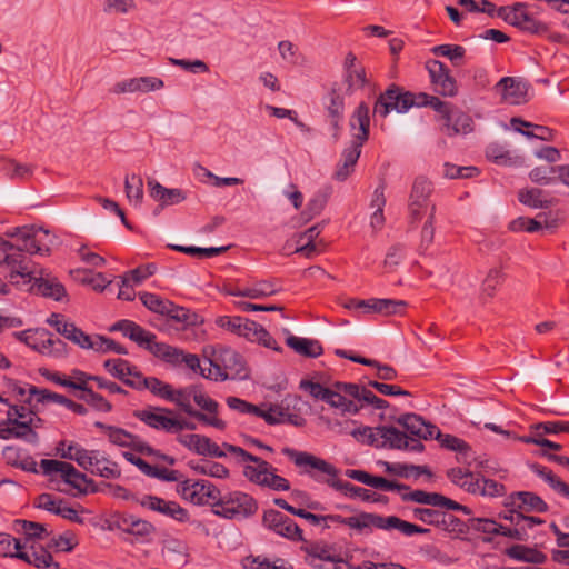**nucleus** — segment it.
I'll return each instance as SVG.
<instances>
[{
  "mask_svg": "<svg viewBox=\"0 0 569 569\" xmlns=\"http://www.w3.org/2000/svg\"><path fill=\"white\" fill-rule=\"evenodd\" d=\"M435 56L448 58L455 66H460L466 54V49L459 44H439L431 49Z\"/></svg>",
  "mask_w": 569,
  "mask_h": 569,
  "instance_id": "nucleus-55",
  "label": "nucleus"
},
{
  "mask_svg": "<svg viewBox=\"0 0 569 569\" xmlns=\"http://www.w3.org/2000/svg\"><path fill=\"white\" fill-rule=\"evenodd\" d=\"M286 343L301 356L316 358L322 353V347L317 340L291 335L286 339Z\"/></svg>",
  "mask_w": 569,
  "mask_h": 569,
  "instance_id": "nucleus-40",
  "label": "nucleus"
},
{
  "mask_svg": "<svg viewBox=\"0 0 569 569\" xmlns=\"http://www.w3.org/2000/svg\"><path fill=\"white\" fill-rule=\"evenodd\" d=\"M426 68L435 91L445 97H455L458 87L455 78L450 74L449 68L439 60L427 61Z\"/></svg>",
  "mask_w": 569,
  "mask_h": 569,
  "instance_id": "nucleus-13",
  "label": "nucleus"
},
{
  "mask_svg": "<svg viewBox=\"0 0 569 569\" xmlns=\"http://www.w3.org/2000/svg\"><path fill=\"white\" fill-rule=\"evenodd\" d=\"M505 553L517 561L541 565L547 560V556L536 548L525 545H513L506 549Z\"/></svg>",
  "mask_w": 569,
  "mask_h": 569,
  "instance_id": "nucleus-36",
  "label": "nucleus"
},
{
  "mask_svg": "<svg viewBox=\"0 0 569 569\" xmlns=\"http://www.w3.org/2000/svg\"><path fill=\"white\" fill-rule=\"evenodd\" d=\"M441 131L449 137L468 134L473 131V120L461 110H451L450 120L442 123Z\"/></svg>",
  "mask_w": 569,
  "mask_h": 569,
  "instance_id": "nucleus-30",
  "label": "nucleus"
},
{
  "mask_svg": "<svg viewBox=\"0 0 569 569\" xmlns=\"http://www.w3.org/2000/svg\"><path fill=\"white\" fill-rule=\"evenodd\" d=\"M191 469L203 476H209L218 479H226L229 477V469L220 462L201 460L196 463H190Z\"/></svg>",
  "mask_w": 569,
  "mask_h": 569,
  "instance_id": "nucleus-46",
  "label": "nucleus"
},
{
  "mask_svg": "<svg viewBox=\"0 0 569 569\" xmlns=\"http://www.w3.org/2000/svg\"><path fill=\"white\" fill-rule=\"evenodd\" d=\"M103 368L113 378L122 381L128 387L130 381L136 380V375L140 373L136 366L121 358L107 359L103 362Z\"/></svg>",
  "mask_w": 569,
  "mask_h": 569,
  "instance_id": "nucleus-33",
  "label": "nucleus"
},
{
  "mask_svg": "<svg viewBox=\"0 0 569 569\" xmlns=\"http://www.w3.org/2000/svg\"><path fill=\"white\" fill-rule=\"evenodd\" d=\"M262 522L268 529L281 537L292 541L303 540L302 530L299 526L291 518L278 510L270 509L264 511Z\"/></svg>",
  "mask_w": 569,
  "mask_h": 569,
  "instance_id": "nucleus-11",
  "label": "nucleus"
},
{
  "mask_svg": "<svg viewBox=\"0 0 569 569\" xmlns=\"http://www.w3.org/2000/svg\"><path fill=\"white\" fill-rule=\"evenodd\" d=\"M327 111L330 118L331 126L335 129V138L339 136L341 129V121L343 119L345 101L343 97L336 89H332L329 93V102L327 104Z\"/></svg>",
  "mask_w": 569,
  "mask_h": 569,
  "instance_id": "nucleus-37",
  "label": "nucleus"
},
{
  "mask_svg": "<svg viewBox=\"0 0 569 569\" xmlns=\"http://www.w3.org/2000/svg\"><path fill=\"white\" fill-rule=\"evenodd\" d=\"M222 447L243 466L242 473L250 482L273 491L290 489V482L277 475V469L268 461L251 455L239 446L224 442Z\"/></svg>",
  "mask_w": 569,
  "mask_h": 569,
  "instance_id": "nucleus-3",
  "label": "nucleus"
},
{
  "mask_svg": "<svg viewBox=\"0 0 569 569\" xmlns=\"http://www.w3.org/2000/svg\"><path fill=\"white\" fill-rule=\"evenodd\" d=\"M307 556L310 559V565L319 567L315 563L316 560L338 562L340 558L333 553L331 546L327 543H312L306 549Z\"/></svg>",
  "mask_w": 569,
  "mask_h": 569,
  "instance_id": "nucleus-48",
  "label": "nucleus"
},
{
  "mask_svg": "<svg viewBox=\"0 0 569 569\" xmlns=\"http://www.w3.org/2000/svg\"><path fill=\"white\" fill-rule=\"evenodd\" d=\"M154 357L159 358L160 360L174 367L184 365L193 372L200 373V368H202V366L197 355L184 352L182 349L164 342H160L159 346H154Z\"/></svg>",
  "mask_w": 569,
  "mask_h": 569,
  "instance_id": "nucleus-14",
  "label": "nucleus"
},
{
  "mask_svg": "<svg viewBox=\"0 0 569 569\" xmlns=\"http://www.w3.org/2000/svg\"><path fill=\"white\" fill-rule=\"evenodd\" d=\"M47 322L53 327L58 333L70 340L74 345L81 346L88 341V335L78 328L73 322H69L64 316L60 313H51Z\"/></svg>",
  "mask_w": 569,
  "mask_h": 569,
  "instance_id": "nucleus-24",
  "label": "nucleus"
},
{
  "mask_svg": "<svg viewBox=\"0 0 569 569\" xmlns=\"http://www.w3.org/2000/svg\"><path fill=\"white\" fill-rule=\"evenodd\" d=\"M24 545L19 539L13 538L9 533L0 532V556L17 558L22 553Z\"/></svg>",
  "mask_w": 569,
  "mask_h": 569,
  "instance_id": "nucleus-62",
  "label": "nucleus"
},
{
  "mask_svg": "<svg viewBox=\"0 0 569 569\" xmlns=\"http://www.w3.org/2000/svg\"><path fill=\"white\" fill-rule=\"evenodd\" d=\"M178 441L189 450L194 451L197 455L201 456L223 458L227 456V453H229L227 449L222 450L210 438L198 433L182 435L178 438Z\"/></svg>",
  "mask_w": 569,
  "mask_h": 569,
  "instance_id": "nucleus-21",
  "label": "nucleus"
},
{
  "mask_svg": "<svg viewBox=\"0 0 569 569\" xmlns=\"http://www.w3.org/2000/svg\"><path fill=\"white\" fill-rule=\"evenodd\" d=\"M281 451L296 467L300 468V473L309 476L315 481L326 483L351 498H359L362 501L371 499V492L368 489L340 480L338 478L339 470L325 459L307 451H298L290 447H284Z\"/></svg>",
  "mask_w": 569,
  "mask_h": 569,
  "instance_id": "nucleus-1",
  "label": "nucleus"
},
{
  "mask_svg": "<svg viewBox=\"0 0 569 569\" xmlns=\"http://www.w3.org/2000/svg\"><path fill=\"white\" fill-rule=\"evenodd\" d=\"M108 439L116 446L131 448L141 453L151 455L154 452V450L138 436H134L119 427H113L110 430Z\"/></svg>",
  "mask_w": 569,
  "mask_h": 569,
  "instance_id": "nucleus-26",
  "label": "nucleus"
},
{
  "mask_svg": "<svg viewBox=\"0 0 569 569\" xmlns=\"http://www.w3.org/2000/svg\"><path fill=\"white\" fill-rule=\"evenodd\" d=\"M528 14L525 3H515L513 6H505L499 9L496 8V16L516 27L522 24V21Z\"/></svg>",
  "mask_w": 569,
  "mask_h": 569,
  "instance_id": "nucleus-47",
  "label": "nucleus"
},
{
  "mask_svg": "<svg viewBox=\"0 0 569 569\" xmlns=\"http://www.w3.org/2000/svg\"><path fill=\"white\" fill-rule=\"evenodd\" d=\"M345 82L347 84V94H352L362 89L368 82L365 68L357 67L356 69H350V71L345 72Z\"/></svg>",
  "mask_w": 569,
  "mask_h": 569,
  "instance_id": "nucleus-57",
  "label": "nucleus"
},
{
  "mask_svg": "<svg viewBox=\"0 0 569 569\" xmlns=\"http://www.w3.org/2000/svg\"><path fill=\"white\" fill-rule=\"evenodd\" d=\"M239 337H243L252 342H258L272 350H280L273 337L261 325L248 318H244Z\"/></svg>",
  "mask_w": 569,
  "mask_h": 569,
  "instance_id": "nucleus-27",
  "label": "nucleus"
},
{
  "mask_svg": "<svg viewBox=\"0 0 569 569\" xmlns=\"http://www.w3.org/2000/svg\"><path fill=\"white\" fill-rule=\"evenodd\" d=\"M2 264L10 268L8 279L12 284H21L19 277H34L31 271V261L19 252L0 251V266Z\"/></svg>",
  "mask_w": 569,
  "mask_h": 569,
  "instance_id": "nucleus-22",
  "label": "nucleus"
},
{
  "mask_svg": "<svg viewBox=\"0 0 569 569\" xmlns=\"http://www.w3.org/2000/svg\"><path fill=\"white\" fill-rule=\"evenodd\" d=\"M108 528L110 530H120L123 533L131 535L138 540L150 538L154 531V526L143 519L129 513H117L112 517Z\"/></svg>",
  "mask_w": 569,
  "mask_h": 569,
  "instance_id": "nucleus-9",
  "label": "nucleus"
},
{
  "mask_svg": "<svg viewBox=\"0 0 569 569\" xmlns=\"http://www.w3.org/2000/svg\"><path fill=\"white\" fill-rule=\"evenodd\" d=\"M249 569H286V561L283 559H276L273 562L264 557H250L247 558Z\"/></svg>",
  "mask_w": 569,
  "mask_h": 569,
  "instance_id": "nucleus-64",
  "label": "nucleus"
},
{
  "mask_svg": "<svg viewBox=\"0 0 569 569\" xmlns=\"http://www.w3.org/2000/svg\"><path fill=\"white\" fill-rule=\"evenodd\" d=\"M562 168H565V166L536 167L529 172V178L535 183L548 186L557 180L560 181V169Z\"/></svg>",
  "mask_w": 569,
  "mask_h": 569,
  "instance_id": "nucleus-44",
  "label": "nucleus"
},
{
  "mask_svg": "<svg viewBox=\"0 0 569 569\" xmlns=\"http://www.w3.org/2000/svg\"><path fill=\"white\" fill-rule=\"evenodd\" d=\"M40 467L46 476L51 478L59 476L66 483L78 491H87V476L77 470L71 463L54 459H42Z\"/></svg>",
  "mask_w": 569,
  "mask_h": 569,
  "instance_id": "nucleus-8",
  "label": "nucleus"
},
{
  "mask_svg": "<svg viewBox=\"0 0 569 569\" xmlns=\"http://www.w3.org/2000/svg\"><path fill=\"white\" fill-rule=\"evenodd\" d=\"M111 331H121L122 335L134 341L139 347L148 350L153 356L156 353L154 346L160 342L156 340V335L146 330L131 320H119L110 329Z\"/></svg>",
  "mask_w": 569,
  "mask_h": 569,
  "instance_id": "nucleus-16",
  "label": "nucleus"
},
{
  "mask_svg": "<svg viewBox=\"0 0 569 569\" xmlns=\"http://www.w3.org/2000/svg\"><path fill=\"white\" fill-rule=\"evenodd\" d=\"M278 291L276 284L271 281L261 280L250 286H246V297L251 299H261L274 295Z\"/></svg>",
  "mask_w": 569,
  "mask_h": 569,
  "instance_id": "nucleus-59",
  "label": "nucleus"
},
{
  "mask_svg": "<svg viewBox=\"0 0 569 569\" xmlns=\"http://www.w3.org/2000/svg\"><path fill=\"white\" fill-rule=\"evenodd\" d=\"M33 420H36V416H30L29 419H26V421H6V428L10 431V439L21 438L31 443L37 442L38 435L36 431L32 430Z\"/></svg>",
  "mask_w": 569,
  "mask_h": 569,
  "instance_id": "nucleus-43",
  "label": "nucleus"
},
{
  "mask_svg": "<svg viewBox=\"0 0 569 569\" xmlns=\"http://www.w3.org/2000/svg\"><path fill=\"white\" fill-rule=\"evenodd\" d=\"M418 106L431 107L439 114V120L442 121V123L450 120V112L452 110L451 104L435 96H429L427 93L418 94Z\"/></svg>",
  "mask_w": 569,
  "mask_h": 569,
  "instance_id": "nucleus-51",
  "label": "nucleus"
},
{
  "mask_svg": "<svg viewBox=\"0 0 569 569\" xmlns=\"http://www.w3.org/2000/svg\"><path fill=\"white\" fill-rule=\"evenodd\" d=\"M379 448L402 449L409 445L406 433L395 427L379 426Z\"/></svg>",
  "mask_w": 569,
  "mask_h": 569,
  "instance_id": "nucleus-39",
  "label": "nucleus"
},
{
  "mask_svg": "<svg viewBox=\"0 0 569 569\" xmlns=\"http://www.w3.org/2000/svg\"><path fill=\"white\" fill-rule=\"evenodd\" d=\"M194 390V387H189L186 389H181L174 392L173 399H171V402H174L183 412L189 415L190 417L197 419L198 421L202 422L206 426L213 427L218 430H224L227 428V422L222 419H211L209 417H206L203 412L196 410L192 405V392Z\"/></svg>",
  "mask_w": 569,
  "mask_h": 569,
  "instance_id": "nucleus-19",
  "label": "nucleus"
},
{
  "mask_svg": "<svg viewBox=\"0 0 569 569\" xmlns=\"http://www.w3.org/2000/svg\"><path fill=\"white\" fill-rule=\"evenodd\" d=\"M339 525L348 526L350 529L365 535L372 533L373 529L387 532L397 530L406 537H411L417 533L426 535L430 532V529L419 527L415 523L402 520L397 516H382L372 512H360L352 517L321 515L320 526L323 529H330Z\"/></svg>",
  "mask_w": 569,
  "mask_h": 569,
  "instance_id": "nucleus-2",
  "label": "nucleus"
},
{
  "mask_svg": "<svg viewBox=\"0 0 569 569\" xmlns=\"http://www.w3.org/2000/svg\"><path fill=\"white\" fill-rule=\"evenodd\" d=\"M510 506L520 512H546L547 503L536 493L530 491H519L510 495Z\"/></svg>",
  "mask_w": 569,
  "mask_h": 569,
  "instance_id": "nucleus-29",
  "label": "nucleus"
},
{
  "mask_svg": "<svg viewBox=\"0 0 569 569\" xmlns=\"http://www.w3.org/2000/svg\"><path fill=\"white\" fill-rule=\"evenodd\" d=\"M362 144L350 142L341 153V159L337 164L333 178L338 181H345L355 170V166L361 154Z\"/></svg>",
  "mask_w": 569,
  "mask_h": 569,
  "instance_id": "nucleus-28",
  "label": "nucleus"
},
{
  "mask_svg": "<svg viewBox=\"0 0 569 569\" xmlns=\"http://www.w3.org/2000/svg\"><path fill=\"white\" fill-rule=\"evenodd\" d=\"M177 492L193 505H212L214 509L221 495V491L212 482L190 479L181 481L177 487Z\"/></svg>",
  "mask_w": 569,
  "mask_h": 569,
  "instance_id": "nucleus-6",
  "label": "nucleus"
},
{
  "mask_svg": "<svg viewBox=\"0 0 569 569\" xmlns=\"http://www.w3.org/2000/svg\"><path fill=\"white\" fill-rule=\"evenodd\" d=\"M503 280V274L500 269H491L489 270L487 277L482 282V296L488 298H492L495 296L496 289L501 284Z\"/></svg>",
  "mask_w": 569,
  "mask_h": 569,
  "instance_id": "nucleus-63",
  "label": "nucleus"
},
{
  "mask_svg": "<svg viewBox=\"0 0 569 569\" xmlns=\"http://www.w3.org/2000/svg\"><path fill=\"white\" fill-rule=\"evenodd\" d=\"M16 239L13 252H27L30 254H46L50 251L53 243V237L41 227L23 226L16 228L9 233Z\"/></svg>",
  "mask_w": 569,
  "mask_h": 569,
  "instance_id": "nucleus-4",
  "label": "nucleus"
},
{
  "mask_svg": "<svg viewBox=\"0 0 569 569\" xmlns=\"http://www.w3.org/2000/svg\"><path fill=\"white\" fill-rule=\"evenodd\" d=\"M403 501H413L421 505H428L432 507L446 508L448 510H460L467 515L470 513L468 507L462 506L440 493L437 492H426L423 490H413L410 492H406L402 495Z\"/></svg>",
  "mask_w": 569,
  "mask_h": 569,
  "instance_id": "nucleus-20",
  "label": "nucleus"
},
{
  "mask_svg": "<svg viewBox=\"0 0 569 569\" xmlns=\"http://www.w3.org/2000/svg\"><path fill=\"white\" fill-rule=\"evenodd\" d=\"M124 190L130 203L139 207L143 200V180L138 174L127 176L124 180Z\"/></svg>",
  "mask_w": 569,
  "mask_h": 569,
  "instance_id": "nucleus-50",
  "label": "nucleus"
},
{
  "mask_svg": "<svg viewBox=\"0 0 569 569\" xmlns=\"http://www.w3.org/2000/svg\"><path fill=\"white\" fill-rule=\"evenodd\" d=\"M169 247L176 251L183 252V253H187V254L193 256V257H200V258H212V257H216L227 250V247L201 248V247L178 246V244H171Z\"/></svg>",
  "mask_w": 569,
  "mask_h": 569,
  "instance_id": "nucleus-58",
  "label": "nucleus"
},
{
  "mask_svg": "<svg viewBox=\"0 0 569 569\" xmlns=\"http://www.w3.org/2000/svg\"><path fill=\"white\" fill-rule=\"evenodd\" d=\"M406 306L407 302L403 300L371 298L365 300L363 312L390 316L401 313Z\"/></svg>",
  "mask_w": 569,
  "mask_h": 569,
  "instance_id": "nucleus-34",
  "label": "nucleus"
},
{
  "mask_svg": "<svg viewBox=\"0 0 569 569\" xmlns=\"http://www.w3.org/2000/svg\"><path fill=\"white\" fill-rule=\"evenodd\" d=\"M510 122L517 132L528 138H536L543 141L552 139V131L547 127L532 124L531 122L525 121L520 118H512Z\"/></svg>",
  "mask_w": 569,
  "mask_h": 569,
  "instance_id": "nucleus-38",
  "label": "nucleus"
},
{
  "mask_svg": "<svg viewBox=\"0 0 569 569\" xmlns=\"http://www.w3.org/2000/svg\"><path fill=\"white\" fill-rule=\"evenodd\" d=\"M31 271L34 277H19L21 284L19 287L30 284L33 290L43 297L52 298L57 301L61 300L66 296L64 287L57 281L54 278H49L48 274L44 277L42 269H37L31 266Z\"/></svg>",
  "mask_w": 569,
  "mask_h": 569,
  "instance_id": "nucleus-10",
  "label": "nucleus"
},
{
  "mask_svg": "<svg viewBox=\"0 0 569 569\" xmlns=\"http://www.w3.org/2000/svg\"><path fill=\"white\" fill-rule=\"evenodd\" d=\"M413 517L425 523L436 526L455 537L462 536L468 531V527L462 520L435 509L416 508Z\"/></svg>",
  "mask_w": 569,
  "mask_h": 569,
  "instance_id": "nucleus-7",
  "label": "nucleus"
},
{
  "mask_svg": "<svg viewBox=\"0 0 569 569\" xmlns=\"http://www.w3.org/2000/svg\"><path fill=\"white\" fill-rule=\"evenodd\" d=\"M217 360L220 361L226 371L230 372V378L240 376L244 371L241 356L231 348L221 347L213 351Z\"/></svg>",
  "mask_w": 569,
  "mask_h": 569,
  "instance_id": "nucleus-35",
  "label": "nucleus"
},
{
  "mask_svg": "<svg viewBox=\"0 0 569 569\" xmlns=\"http://www.w3.org/2000/svg\"><path fill=\"white\" fill-rule=\"evenodd\" d=\"M435 437L439 440L441 447L457 451L465 457H467L468 452L470 451V447L465 440L452 435H442L438 428Z\"/></svg>",
  "mask_w": 569,
  "mask_h": 569,
  "instance_id": "nucleus-56",
  "label": "nucleus"
},
{
  "mask_svg": "<svg viewBox=\"0 0 569 569\" xmlns=\"http://www.w3.org/2000/svg\"><path fill=\"white\" fill-rule=\"evenodd\" d=\"M133 416L150 428L174 433L177 415L171 409L163 407H150L134 411Z\"/></svg>",
  "mask_w": 569,
  "mask_h": 569,
  "instance_id": "nucleus-12",
  "label": "nucleus"
},
{
  "mask_svg": "<svg viewBox=\"0 0 569 569\" xmlns=\"http://www.w3.org/2000/svg\"><path fill=\"white\" fill-rule=\"evenodd\" d=\"M164 87L162 79L152 76L128 78L116 82L110 92L113 94L123 93H148L158 91Z\"/></svg>",
  "mask_w": 569,
  "mask_h": 569,
  "instance_id": "nucleus-17",
  "label": "nucleus"
},
{
  "mask_svg": "<svg viewBox=\"0 0 569 569\" xmlns=\"http://www.w3.org/2000/svg\"><path fill=\"white\" fill-rule=\"evenodd\" d=\"M432 192L431 182L425 177H417L409 196V213L413 221H419L429 207Z\"/></svg>",
  "mask_w": 569,
  "mask_h": 569,
  "instance_id": "nucleus-15",
  "label": "nucleus"
},
{
  "mask_svg": "<svg viewBox=\"0 0 569 569\" xmlns=\"http://www.w3.org/2000/svg\"><path fill=\"white\" fill-rule=\"evenodd\" d=\"M398 422L412 436L420 439L433 438L437 427L426 423L421 417L415 413H407L398 419Z\"/></svg>",
  "mask_w": 569,
  "mask_h": 569,
  "instance_id": "nucleus-32",
  "label": "nucleus"
},
{
  "mask_svg": "<svg viewBox=\"0 0 569 569\" xmlns=\"http://www.w3.org/2000/svg\"><path fill=\"white\" fill-rule=\"evenodd\" d=\"M386 92L392 109L398 112H407L412 106H418V96L410 92H401L396 86L390 87Z\"/></svg>",
  "mask_w": 569,
  "mask_h": 569,
  "instance_id": "nucleus-41",
  "label": "nucleus"
},
{
  "mask_svg": "<svg viewBox=\"0 0 569 569\" xmlns=\"http://www.w3.org/2000/svg\"><path fill=\"white\" fill-rule=\"evenodd\" d=\"M325 402L332 408L339 409L342 413L357 415L361 409V406H359L355 400L347 399L333 386L330 387Z\"/></svg>",
  "mask_w": 569,
  "mask_h": 569,
  "instance_id": "nucleus-42",
  "label": "nucleus"
},
{
  "mask_svg": "<svg viewBox=\"0 0 569 569\" xmlns=\"http://www.w3.org/2000/svg\"><path fill=\"white\" fill-rule=\"evenodd\" d=\"M137 502L148 510L159 512L180 522L189 519L188 511L176 501H168L152 495H143Z\"/></svg>",
  "mask_w": 569,
  "mask_h": 569,
  "instance_id": "nucleus-18",
  "label": "nucleus"
},
{
  "mask_svg": "<svg viewBox=\"0 0 569 569\" xmlns=\"http://www.w3.org/2000/svg\"><path fill=\"white\" fill-rule=\"evenodd\" d=\"M209 367L200 368V375L204 378L212 379L216 381H224L230 379V372L226 371L216 356L208 359Z\"/></svg>",
  "mask_w": 569,
  "mask_h": 569,
  "instance_id": "nucleus-61",
  "label": "nucleus"
},
{
  "mask_svg": "<svg viewBox=\"0 0 569 569\" xmlns=\"http://www.w3.org/2000/svg\"><path fill=\"white\" fill-rule=\"evenodd\" d=\"M495 89L506 103L521 104L527 101L528 84L522 80L503 77L497 82Z\"/></svg>",
  "mask_w": 569,
  "mask_h": 569,
  "instance_id": "nucleus-23",
  "label": "nucleus"
},
{
  "mask_svg": "<svg viewBox=\"0 0 569 569\" xmlns=\"http://www.w3.org/2000/svg\"><path fill=\"white\" fill-rule=\"evenodd\" d=\"M258 510L257 501L248 493L233 491L226 496L220 495L217 508L213 510L217 516L226 519L248 518Z\"/></svg>",
  "mask_w": 569,
  "mask_h": 569,
  "instance_id": "nucleus-5",
  "label": "nucleus"
},
{
  "mask_svg": "<svg viewBox=\"0 0 569 569\" xmlns=\"http://www.w3.org/2000/svg\"><path fill=\"white\" fill-rule=\"evenodd\" d=\"M518 200L522 204L535 209L548 208L550 204V201L545 197V191L538 188L521 189L518 192Z\"/></svg>",
  "mask_w": 569,
  "mask_h": 569,
  "instance_id": "nucleus-49",
  "label": "nucleus"
},
{
  "mask_svg": "<svg viewBox=\"0 0 569 569\" xmlns=\"http://www.w3.org/2000/svg\"><path fill=\"white\" fill-rule=\"evenodd\" d=\"M17 558L26 561L27 563L33 565L37 568H49L53 565V558L51 553L46 550L27 552L17 555Z\"/></svg>",
  "mask_w": 569,
  "mask_h": 569,
  "instance_id": "nucleus-60",
  "label": "nucleus"
},
{
  "mask_svg": "<svg viewBox=\"0 0 569 569\" xmlns=\"http://www.w3.org/2000/svg\"><path fill=\"white\" fill-rule=\"evenodd\" d=\"M192 395L193 402L203 411L206 417L213 418V419H220L219 413V403L210 398L206 392H203L201 389L194 387Z\"/></svg>",
  "mask_w": 569,
  "mask_h": 569,
  "instance_id": "nucleus-52",
  "label": "nucleus"
},
{
  "mask_svg": "<svg viewBox=\"0 0 569 569\" xmlns=\"http://www.w3.org/2000/svg\"><path fill=\"white\" fill-rule=\"evenodd\" d=\"M350 128L353 131L352 133V142L362 144L369 138V127H370V117H369V107L367 103L361 102L350 117Z\"/></svg>",
  "mask_w": 569,
  "mask_h": 569,
  "instance_id": "nucleus-25",
  "label": "nucleus"
},
{
  "mask_svg": "<svg viewBox=\"0 0 569 569\" xmlns=\"http://www.w3.org/2000/svg\"><path fill=\"white\" fill-rule=\"evenodd\" d=\"M254 417L262 418L268 425L273 426L287 422L290 418V413L280 406L262 403L258 406V411Z\"/></svg>",
  "mask_w": 569,
  "mask_h": 569,
  "instance_id": "nucleus-45",
  "label": "nucleus"
},
{
  "mask_svg": "<svg viewBox=\"0 0 569 569\" xmlns=\"http://www.w3.org/2000/svg\"><path fill=\"white\" fill-rule=\"evenodd\" d=\"M92 473L107 479H117L120 477L121 471L116 462L101 453L97 459V465H94Z\"/></svg>",
  "mask_w": 569,
  "mask_h": 569,
  "instance_id": "nucleus-54",
  "label": "nucleus"
},
{
  "mask_svg": "<svg viewBox=\"0 0 569 569\" xmlns=\"http://www.w3.org/2000/svg\"><path fill=\"white\" fill-rule=\"evenodd\" d=\"M140 300L150 311L166 316L172 301L151 292H141Z\"/></svg>",
  "mask_w": 569,
  "mask_h": 569,
  "instance_id": "nucleus-53",
  "label": "nucleus"
},
{
  "mask_svg": "<svg viewBox=\"0 0 569 569\" xmlns=\"http://www.w3.org/2000/svg\"><path fill=\"white\" fill-rule=\"evenodd\" d=\"M168 319L176 323V328L179 330H187L191 327H197L203 323V319L196 312L171 303L166 315Z\"/></svg>",
  "mask_w": 569,
  "mask_h": 569,
  "instance_id": "nucleus-31",
  "label": "nucleus"
}]
</instances>
